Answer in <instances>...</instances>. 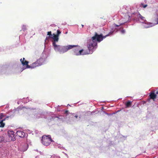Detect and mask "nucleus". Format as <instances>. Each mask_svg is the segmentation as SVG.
<instances>
[{
  "mask_svg": "<svg viewBox=\"0 0 158 158\" xmlns=\"http://www.w3.org/2000/svg\"><path fill=\"white\" fill-rule=\"evenodd\" d=\"M20 107H19L17 108L16 109H14L13 110H11L9 111L7 113V115L6 116V118H5L6 119L7 118H13L14 116L15 115V112L17 110H20Z\"/></svg>",
  "mask_w": 158,
  "mask_h": 158,
  "instance_id": "6e6552de",
  "label": "nucleus"
},
{
  "mask_svg": "<svg viewBox=\"0 0 158 158\" xmlns=\"http://www.w3.org/2000/svg\"><path fill=\"white\" fill-rule=\"evenodd\" d=\"M150 96L151 99H154L156 98V95L154 92H152L150 94Z\"/></svg>",
  "mask_w": 158,
  "mask_h": 158,
  "instance_id": "2eb2a0df",
  "label": "nucleus"
},
{
  "mask_svg": "<svg viewBox=\"0 0 158 158\" xmlns=\"http://www.w3.org/2000/svg\"><path fill=\"white\" fill-rule=\"evenodd\" d=\"M24 108V107H22V108L21 109V110L22 109H23V108Z\"/></svg>",
  "mask_w": 158,
  "mask_h": 158,
  "instance_id": "473e14b6",
  "label": "nucleus"
},
{
  "mask_svg": "<svg viewBox=\"0 0 158 158\" xmlns=\"http://www.w3.org/2000/svg\"><path fill=\"white\" fill-rule=\"evenodd\" d=\"M7 151L4 149H0V155L3 156H6L7 155Z\"/></svg>",
  "mask_w": 158,
  "mask_h": 158,
  "instance_id": "f8f14e48",
  "label": "nucleus"
},
{
  "mask_svg": "<svg viewBox=\"0 0 158 158\" xmlns=\"http://www.w3.org/2000/svg\"><path fill=\"white\" fill-rule=\"evenodd\" d=\"M59 106L58 105L57 107H56V110H57V111H60V110L59 108Z\"/></svg>",
  "mask_w": 158,
  "mask_h": 158,
  "instance_id": "393cba45",
  "label": "nucleus"
},
{
  "mask_svg": "<svg viewBox=\"0 0 158 158\" xmlns=\"http://www.w3.org/2000/svg\"><path fill=\"white\" fill-rule=\"evenodd\" d=\"M147 6V5L146 4H143V3H141V6L143 7V8H145Z\"/></svg>",
  "mask_w": 158,
  "mask_h": 158,
  "instance_id": "5701e85b",
  "label": "nucleus"
},
{
  "mask_svg": "<svg viewBox=\"0 0 158 158\" xmlns=\"http://www.w3.org/2000/svg\"><path fill=\"white\" fill-rule=\"evenodd\" d=\"M74 45H69L67 46H61L56 44L52 46L56 52H59L60 54H63L69 50L72 49L75 46Z\"/></svg>",
  "mask_w": 158,
  "mask_h": 158,
  "instance_id": "7ed1b4c3",
  "label": "nucleus"
},
{
  "mask_svg": "<svg viewBox=\"0 0 158 158\" xmlns=\"http://www.w3.org/2000/svg\"><path fill=\"white\" fill-rule=\"evenodd\" d=\"M132 8H131L130 6H124L121 10L122 14L124 15L125 19L126 18L127 20L125 21L124 22L120 23L119 25H116V27H118L119 25H121L125 23L126 22L129 20V18L131 19L136 22H139L141 23V22H143V20H141L140 18H138L135 15L137 13L140 14L138 12H133Z\"/></svg>",
  "mask_w": 158,
  "mask_h": 158,
  "instance_id": "f03ea898",
  "label": "nucleus"
},
{
  "mask_svg": "<svg viewBox=\"0 0 158 158\" xmlns=\"http://www.w3.org/2000/svg\"><path fill=\"white\" fill-rule=\"evenodd\" d=\"M25 98H23V102L24 103H27V102H28L29 100V99H28V97H27L26 99H27V101L25 102L24 101V100H25Z\"/></svg>",
  "mask_w": 158,
  "mask_h": 158,
  "instance_id": "4be33fe9",
  "label": "nucleus"
},
{
  "mask_svg": "<svg viewBox=\"0 0 158 158\" xmlns=\"http://www.w3.org/2000/svg\"><path fill=\"white\" fill-rule=\"evenodd\" d=\"M17 135L19 137L22 138L27 137V135L26 133H24L23 132L18 131L16 132Z\"/></svg>",
  "mask_w": 158,
  "mask_h": 158,
  "instance_id": "9b49d317",
  "label": "nucleus"
},
{
  "mask_svg": "<svg viewBox=\"0 0 158 158\" xmlns=\"http://www.w3.org/2000/svg\"><path fill=\"white\" fill-rule=\"evenodd\" d=\"M156 94H158V91H157L156 92Z\"/></svg>",
  "mask_w": 158,
  "mask_h": 158,
  "instance_id": "f704fd0d",
  "label": "nucleus"
},
{
  "mask_svg": "<svg viewBox=\"0 0 158 158\" xmlns=\"http://www.w3.org/2000/svg\"><path fill=\"white\" fill-rule=\"evenodd\" d=\"M135 15L138 18H140L141 20H143V22H141L142 23V25L143 28H148L152 27L158 24V18L156 20L157 23H154L147 22L145 18L142 16L140 14L137 13L136 15V14Z\"/></svg>",
  "mask_w": 158,
  "mask_h": 158,
  "instance_id": "20e7f679",
  "label": "nucleus"
},
{
  "mask_svg": "<svg viewBox=\"0 0 158 158\" xmlns=\"http://www.w3.org/2000/svg\"><path fill=\"white\" fill-rule=\"evenodd\" d=\"M114 31H111L107 35L103 36L102 34H98L95 32L94 35L91 39L88 40L87 42V46L89 51V54H92L97 47V43L100 42L107 36L113 34Z\"/></svg>",
  "mask_w": 158,
  "mask_h": 158,
  "instance_id": "f257e3e1",
  "label": "nucleus"
},
{
  "mask_svg": "<svg viewBox=\"0 0 158 158\" xmlns=\"http://www.w3.org/2000/svg\"><path fill=\"white\" fill-rule=\"evenodd\" d=\"M81 26H82V27H84V25H81Z\"/></svg>",
  "mask_w": 158,
  "mask_h": 158,
  "instance_id": "72a5a7b5",
  "label": "nucleus"
},
{
  "mask_svg": "<svg viewBox=\"0 0 158 158\" xmlns=\"http://www.w3.org/2000/svg\"><path fill=\"white\" fill-rule=\"evenodd\" d=\"M47 35L48 36H49L50 37H52V36L53 35V34H52V32L51 31H48L47 32Z\"/></svg>",
  "mask_w": 158,
  "mask_h": 158,
  "instance_id": "6ab92c4d",
  "label": "nucleus"
},
{
  "mask_svg": "<svg viewBox=\"0 0 158 158\" xmlns=\"http://www.w3.org/2000/svg\"><path fill=\"white\" fill-rule=\"evenodd\" d=\"M106 114H107V115H109V114H108V113H106Z\"/></svg>",
  "mask_w": 158,
  "mask_h": 158,
  "instance_id": "e433bc0d",
  "label": "nucleus"
},
{
  "mask_svg": "<svg viewBox=\"0 0 158 158\" xmlns=\"http://www.w3.org/2000/svg\"><path fill=\"white\" fill-rule=\"evenodd\" d=\"M38 115H39V116L38 117H36V118H39L40 117V114H38Z\"/></svg>",
  "mask_w": 158,
  "mask_h": 158,
  "instance_id": "c85d7f7f",
  "label": "nucleus"
},
{
  "mask_svg": "<svg viewBox=\"0 0 158 158\" xmlns=\"http://www.w3.org/2000/svg\"><path fill=\"white\" fill-rule=\"evenodd\" d=\"M68 111L66 110L64 111V114H67H67H68Z\"/></svg>",
  "mask_w": 158,
  "mask_h": 158,
  "instance_id": "cd10ccee",
  "label": "nucleus"
},
{
  "mask_svg": "<svg viewBox=\"0 0 158 158\" xmlns=\"http://www.w3.org/2000/svg\"><path fill=\"white\" fill-rule=\"evenodd\" d=\"M41 140L43 144L46 146L49 145L52 141L51 136L49 135L48 136H43L42 137Z\"/></svg>",
  "mask_w": 158,
  "mask_h": 158,
  "instance_id": "423d86ee",
  "label": "nucleus"
},
{
  "mask_svg": "<svg viewBox=\"0 0 158 158\" xmlns=\"http://www.w3.org/2000/svg\"><path fill=\"white\" fill-rule=\"evenodd\" d=\"M45 58H43L42 57H41L37 60V61L38 62L39 64V63H40L41 64H40V65H41L44 63L45 61Z\"/></svg>",
  "mask_w": 158,
  "mask_h": 158,
  "instance_id": "4468645a",
  "label": "nucleus"
},
{
  "mask_svg": "<svg viewBox=\"0 0 158 158\" xmlns=\"http://www.w3.org/2000/svg\"><path fill=\"white\" fill-rule=\"evenodd\" d=\"M75 46L73 48H74L73 49V55L76 56H79L89 54V53L84 52L83 49H80V46L78 45H75Z\"/></svg>",
  "mask_w": 158,
  "mask_h": 158,
  "instance_id": "39448f33",
  "label": "nucleus"
},
{
  "mask_svg": "<svg viewBox=\"0 0 158 158\" xmlns=\"http://www.w3.org/2000/svg\"><path fill=\"white\" fill-rule=\"evenodd\" d=\"M52 46L57 44L59 40V37L56 36L55 34L53 33V35L52 37Z\"/></svg>",
  "mask_w": 158,
  "mask_h": 158,
  "instance_id": "1a4fd4ad",
  "label": "nucleus"
},
{
  "mask_svg": "<svg viewBox=\"0 0 158 158\" xmlns=\"http://www.w3.org/2000/svg\"><path fill=\"white\" fill-rule=\"evenodd\" d=\"M68 105H69V106H70V105L69 104H68Z\"/></svg>",
  "mask_w": 158,
  "mask_h": 158,
  "instance_id": "c9c22d12",
  "label": "nucleus"
},
{
  "mask_svg": "<svg viewBox=\"0 0 158 158\" xmlns=\"http://www.w3.org/2000/svg\"><path fill=\"white\" fill-rule=\"evenodd\" d=\"M20 61L23 66H24L23 68H24V67H26L27 66V65H28V62L26 61L25 60V58H23V59H20Z\"/></svg>",
  "mask_w": 158,
  "mask_h": 158,
  "instance_id": "ddd939ff",
  "label": "nucleus"
},
{
  "mask_svg": "<svg viewBox=\"0 0 158 158\" xmlns=\"http://www.w3.org/2000/svg\"><path fill=\"white\" fill-rule=\"evenodd\" d=\"M8 135L9 137V139L13 141L15 140L14 137V132L12 131H8Z\"/></svg>",
  "mask_w": 158,
  "mask_h": 158,
  "instance_id": "9d476101",
  "label": "nucleus"
},
{
  "mask_svg": "<svg viewBox=\"0 0 158 158\" xmlns=\"http://www.w3.org/2000/svg\"><path fill=\"white\" fill-rule=\"evenodd\" d=\"M61 33V32L59 30H57V34L55 35L56 36H58L59 37V35Z\"/></svg>",
  "mask_w": 158,
  "mask_h": 158,
  "instance_id": "412c9836",
  "label": "nucleus"
},
{
  "mask_svg": "<svg viewBox=\"0 0 158 158\" xmlns=\"http://www.w3.org/2000/svg\"><path fill=\"white\" fill-rule=\"evenodd\" d=\"M52 37H50L49 36H47L46 37V39L45 40V41H46V40H48L49 39H51Z\"/></svg>",
  "mask_w": 158,
  "mask_h": 158,
  "instance_id": "b1692460",
  "label": "nucleus"
},
{
  "mask_svg": "<svg viewBox=\"0 0 158 158\" xmlns=\"http://www.w3.org/2000/svg\"><path fill=\"white\" fill-rule=\"evenodd\" d=\"M4 115L3 114H1L0 115V121L4 119H3V118L4 117Z\"/></svg>",
  "mask_w": 158,
  "mask_h": 158,
  "instance_id": "aec40b11",
  "label": "nucleus"
},
{
  "mask_svg": "<svg viewBox=\"0 0 158 158\" xmlns=\"http://www.w3.org/2000/svg\"><path fill=\"white\" fill-rule=\"evenodd\" d=\"M41 64L40 63H39V64L38 62L37 61V60H36V61L35 62L32 63L31 64H30V65H27V66L26 67H24V68H23L22 69V71L23 70H24L25 69H28V68H34L36 67H38L39 66H40V64Z\"/></svg>",
  "mask_w": 158,
  "mask_h": 158,
  "instance_id": "0eeeda50",
  "label": "nucleus"
},
{
  "mask_svg": "<svg viewBox=\"0 0 158 158\" xmlns=\"http://www.w3.org/2000/svg\"><path fill=\"white\" fill-rule=\"evenodd\" d=\"M65 154L67 157H68V155L67 154L65 153Z\"/></svg>",
  "mask_w": 158,
  "mask_h": 158,
  "instance_id": "2f4dec72",
  "label": "nucleus"
},
{
  "mask_svg": "<svg viewBox=\"0 0 158 158\" xmlns=\"http://www.w3.org/2000/svg\"><path fill=\"white\" fill-rule=\"evenodd\" d=\"M51 158H60V157L58 156H52L51 157Z\"/></svg>",
  "mask_w": 158,
  "mask_h": 158,
  "instance_id": "bb28decb",
  "label": "nucleus"
},
{
  "mask_svg": "<svg viewBox=\"0 0 158 158\" xmlns=\"http://www.w3.org/2000/svg\"><path fill=\"white\" fill-rule=\"evenodd\" d=\"M27 26L26 25H23L22 26V30L24 31L26 30Z\"/></svg>",
  "mask_w": 158,
  "mask_h": 158,
  "instance_id": "a211bd4d",
  "label": "nucleus"
},
{
  "mask_svg": "<svg viewBox=\"0 0 158 158\" xmlns=\"http://www.w3.org/2000/svg\"><path fill=\"white\" fill-rule=\"evenodd\" d=\"M6 118H4L3 119L0 121V127H3L5 125V123H3V121H5Z\"/></svg>",
  "mask_w": 158,
  "mask_h": 158,
  "instance_id": "dca6fc26",
  "label": "nucleus"
},
{
  "mask_svg": "<svg viewBox=\"0 0 158 158\" xmlns=\"http://www.w3.org/2000/svg\"><path fill=\"white\" fill-rule=\"evenodd\" d=\"M121 32L122 34H124L125 33V31L123 29L121 31Z\"/></svg>",
  "mask_w": 158,
  "mask_h": 158,
  "instance_id": "a878e982",
  "label": "nucleus"
},
{
  "mask_svg": "<svg viewBox=\"0 0 158 158\" xmlns=\"http://www.w3.org/2000/svg\"><path fill=\"white\" fill-rule=\"evenodd\" d=\"M58 147L60 148H61V147H60V145H58Z\"/></svg>",
  "mask_w": 158,
  "mask_h": 158,
  "instance_id": "7c9ffc66",
  "label": "nucleus"
},
{
  "mask_svg": "<svg viewBox=\"0 0 158 158\" xmlns=\"http://www.w3.org/2000/svg\"><path fill=\"white\" fill-rule=\"evenodd\" d=\"M131 104V102L130 101H128L126 103V108H127L130 106Z\"/></svg>",
  "mask_w": 158,
  "mask_h": 158,
  "instance_id": "f3484780",
  "label": "nucleus"
},
{
  "mask_svg": "<svg viewBox=\"0 0 158 158\" xmlns=\"http://www.w3.org/2000/svg\"><path fill=\"white\" fill-rule=\"evenodd\" d=\"M76 118H77V117H78V115H76L75 116H74Z\"/></svg>",
  "mask_w": 158,
  "mask_h": 158,
  "instance_id": "c756f323",
  "label": "nucleus"
}]
</instances>
